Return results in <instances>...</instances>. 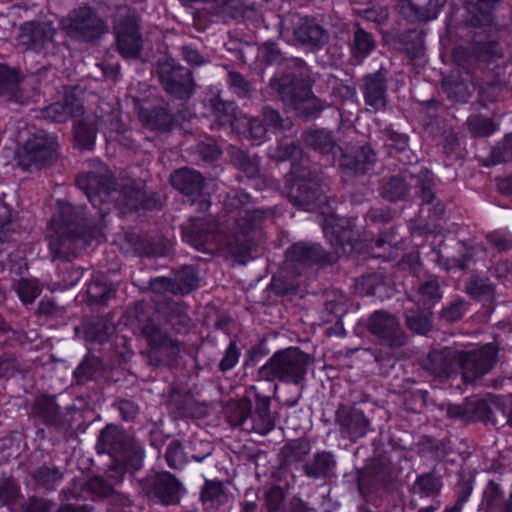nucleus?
Returning <instances> with one entry per match:
<instances>
[{
	"instance_id": "obj_31",
	"label": "nucleus",
	"mask_w": 512,
	"mask_h": 512,
	"mask_svg": "<svg viewBox=\"0 0 512 512\" xmlns=\"http://www.w3.org/2000/svg\"><path fill=\"white\" fill-rule=\"evenodd\" d=\"M294 34L300 42L309 43L318 38L320 27L315 22V19L304 18L300 20Z\"/></svg>"
},
{
	"instance_id": "obj_16",
	"label": "nucleus",
	"mask_w": 512,
	"mask_h": 512,
	"mask_svg": "<svg viewBox=\"0 0 512 512\" xmlns=\"http://www.w3.org/2000/svg\"><path fill=\"white\" fill-rule=\"evenodd\" d=\"M374 48L375 41L372 36L362 28L357 27L354 31L353 43L351 46V59L353 64L362 63Z\"/></svg>"
},
{
	"instance_id": "obj_15",
	"label": "nucleus",
	"mask_w": 512,
	"mask_h": 512,
	"mask_svg": "<svg viewBox=\"0 0 512 512\" xmlns=\"http://www.w3.org/2000/svg\"><path fill=\"white\" fill-rule=\"evenodd\" d=\"M170 180L177 190L188 195L198 193L203 184L201 174L188 168H182L175 171L171 175Z\"/></svg>"
},
{
	"instance_id": "obj_29",
	"label": "nucleus",
	"mask_w": 512,
	"mask_h": 512,
	"mask_svg": "<svg viewBox=\"0 0 512 512\" xmlns=\"http://www.w3.org/2000/svg\"><path fill=\"white\" fill-rule=\"evenodd\" d=\"M483 503L486 512H499L503 503V491L499 484L490 481L483 493Z\"/></svg>"
},
{
	"instance_id": "obj_1",
	"label": "nucleus",
	"mask_w": 512,
	"mask_h": 512,
	"mask_svg": "<svg viewBox=\"0 0 512 512\" xmlns=\"http://www.w3.org/2000/svg\"><path fill=\"white\" fill-rule=\"evenodd\" d=\"M496 348L489 343L473 352L456 353L451 348L434 351L429 355V369L437 377H449L454 365H459L465 382H473L486 374L494 365Z\"/></svg>"
},
{
	"instance_id": "obj_64",
	"label": "nucleus",
	"mask_w": 512,
	"mask_h": 512,
	"mask_svg": "<svg viewBox=\"0 0 512 512\" xmlns=\"http://www.w3.org/2000/svg\"><path fill=\"white\" fill-rule=\"evenodd\" d=\"M434 510H435V508L431 506V507L423 508L419 512H433Z\"/></svg>"
},
{
	"instance_id": "obj_40",
	"label": "nucleus",
	"mask_w": 512,
	"mask_h": 512,
	"mask_svg": "<svg viewBox=\"0 0 512 512\" xmlns=\"http://www.w3.org/2000/svg\"><path fill=\"white\" fill-rule=\"evenodd\" d=\"M166 460L171 468H181L186 463V457L179 443L171 442L166 451Z\"/></svg>"
},
{
	"instance_id": "obj_30",
	"label": "nucleus",
	"mask_w": 512,
	"mask_h": 512,
	"mask_svg": "<svg viewBox=\"0 0 512 512\" xmlns=\"http://www.w3.org/2000/svg\"><path fill=\"white\" fill-rule=\"evenodd\" d=\"M201 499L205 504L216 506L223 504L227 501V495L223 490L220 482H206L205 488L202 491Z\"/></svg>"
},
{
	"instance_id": "obj_54",
	"label": "nucleus",
	"mask_w": 512,
	"mask_h": 512,
	"mask_svg": "<svg viewBox=\"0 0 512 512\" xmlns=\"http://www.w3.org/2000/svg\"><path fill=\"white\" fill-rule=\"evenodd\" d=\"M421 197H422V201L425 202L426 204H431L433 199H434V195H433V192H432V189H431V184L430 182H425L422 187H421Z\"/></svg>"
},
{
	"instance_id": "obj_45",
	"label": "nucleus",
	"mask_w": 512,
	"mask_h": 512,
	"mask_svg": "<svg viewBox=\"0 0 512 512\" xmlns=\"http://www.w3.org/2000/svg\"><path fill=\"white\" fill-rule=\"evenodd\" d=\"M240 357V352L236 346L235 343H230L229 347L227 348L224 357L222 358L220 362V368L223 371L230 370L235 367V365L238 363Z\"/></svg>"
},
{
	"instance_id": "obj_36",
	"label": "nucleus",
	"mask_w": 512,
	"mask_h": 512,
	"mask_svg": "<svg viewBox=\"0 0 512 512\" xmlns=\"http://www.w3.org/2000/svg\"><path fill=\"white\" fill-rule=\"evenodd\" d=\"M408 186L401 178H392L383 186L382 194L390 201L403 199L407 194Z\"/></svg>"
},
{
	"instance_id": "obj_2",
	"label": "nucleus",
	"mask_w": 512,
	"mask_h": 512,
	"mask_svg": "<svg viewBox=\"0 0 512 512\" xmlns=\"http://www.w3.org/2000/svg\"><path fill=\"white\" fill-rule=\"evenodd\" d=\"M308 355L297 348L274 354L262 367V374L271 379L299 383L306 374Z\"/></svg>"
},
{
	"instance_id": "obj_56",
	"label": "nucleus",
	"mask_w": 512,
	"mask_h": 512,
	"mask_svg": "<svg viewBox=\"0 0 512 512\" xmlns=\"http://www.w3.org/2000/svg\"><path fill=\"white\" fill-rule=\"evenodd\" d=\"M334 464L335 461L330 454L322 453V475L330 471Z\"/></svg>"
},
{
	"instance_id": "obj_22",
	"label": "nucleus",
	"mask_w": 512,
	"mask_h": 512,
	"mask_svg": "<svg viewBox=\"0 0 512 512\" xmlns=\"http://www.w3.org/2000/svg\"><path fill=\"white\" fill-rule=\"evenodd\" d=\"M341 422L346 432L353 439L363 437L368 431L369 421L360 411L355 410L351 412Z\"/></svg>"
},
{
	"instance_id": "obj_41",
	"label": "nucleus",
	"mask_w": 512,
	"mask_h": 512,
	"mask_svg": "<svg viewBox=\"0 0 512 512\" xmlns=\"http://www.w3.org/2000/svg\"><path fill=\"white\" fill-rule=\"evenodd\" d=\"M471 130L478 136H489L495 130V124L488 118L473 117L469 120Z\"/></svg>"
},
{
	"instance_id": "obj_7",
	"label": "nucleus",
	"mask_w": 512,
	"mask_h": 512,
	"mask_svg": "<svg viewBox=\"0 0 512 512\" xmlns=\"http://www.w3.org/2000/svg\"><path fill=\"white\" fill-rule=\"evenodd\" d=\"M159 76L167 92L176 97L185 98L192 93L191 79L186 69L165 63L159 68Z\"/></svg>"
},
{
	"instance_id": "obj_11",
	"label": "nucleus",
	"mask_w": 512,
	"mask_h": 512,
	"mask_svg": "<svg viewBox=\"0 0 512 512\" xmlns=\"http://www.w3.org/2000/svg\"><path fill=\"white\" fill-rule=\"evenodd\" d=\"M55 33L50 23H25L20 29L19 43L30 49H39L52 41Z\"/></svg>"
},
{
	"instance_id": "obj_44",
	"label": "nucleus",
	"mask_w": 512,
	"mask_h": 512,
	"mask_svg": "<svg viewBox=\"0 0 512 512\" xmlns=\"http://www.w3.org/2000/svg\"><path fill=\"white\" fill-rule=\"evenodd\" d=\"M467 307L463 301H456L442 310V318L454 322L463 317Z\"/></svg>"
},
{
	"instance_id": "obj_5",
	"label": "nucleus",
	"mask_w": 512,
	"mask_h": 512,
	"mask_svg": "<svg viewBox=\"0 0 512 512\" xmlns=\"http://www.w3.org/2000/svg\"><path fill=\"white\" fill-rule=\"evenodd\" d=\"M56 142L53 136L39 131L31 136L18 155V163L24 169L41 168L55 158Z\"/></svg>"
},
{
	"instance_id": "obj_61",
	"label": "nucleus",
	"mask_w": 512,
	"mask_h": 512,
	"mask_svg": "<svg viewBox=\"0 0 512 512\" xmlns=\"http://www.w3.org/2000/svg\"><path fill=\"white\" fill-rule=\"evenodd\" d=\"M247 421H248V416H244V417H242L241 419L238 420V425L247 428L246 427Z\"/></svg>"
},
{
	"instance_id": "obj_19",
	"label": "nucleus",
	"mask_w": 512,
	"mask_h": 512,
	"mask_svg": "<svg viewBox=\"0 0 512 512\" xmlns=\"http://www.w3.org/2000/svg\"><path fill=\"white\" fill-rule=\"evenodd\" d=\"M443 89L448 98L464 103L471 96L474 86L456 77H448L443 81Z\"/></svg>"
},
{
	"instance_id": "obj_35",
	"label": "nucleus",
	"mask_w": 512,
	"mask_h": 512,
	"mask_svg": "<svg viewBox=\"0 0 512 512\" xmlns=\"http://www.w3.org/2000/svg\"><path fill=\"white\" fill-rule=\"evenodd\" d=\"M16 291L21 301L28 304L40 295L41 288L35 279H22L18 282Z\"/></svg>"
},
{
	"instance_id": "obj_32",
	"label": "nucleus",
	"mask_w": 512,
	"mask_h": 512,
	"mask_svg": "<svg viewBox=\"0 0 512 512\" xmlns=\"http://www.w3.org/2000/svg\"><path fill=\"white\" fill-rule=\"evenodd\" d=\"M420 301L424 305H433L442 298V293L436 279H429L418 288Z\"/></svg>"
},
{
	"instance_id": "obj_63",
	"label": "nucleus",
	"mask_w": 512,
	"mask_h": 512,
	"mask_svg": "<svg viewBox=\"0 0 512 512\" xmlns=\"http://www.w3.org/2000/svg\"><path fill=\"white\" fill-rule=\"evenodd\" d=\"M111 126H112L111 130H115L117 132L120 131V125H119L118 121L111 123Z\"/></svg>"
},
{
	"instance_id": "obj_46",
	"label": "nucleus",
	"mask_w": 512,
	"mask_h": 512,
	"mask_svg": "<svg viewBox=\"0 0 512 512\" xmlns=\"http://www.w3.org/2000/svg\"><path fill=\"white\" fill-rule=\"evenodd\" d=\"M62 478L60 471L50 468H41L35 474V479L47 487H51Z\"/></svg>"
},
{
	"instance_id": "obj_62",
	"label": "nucleus",
	"mask_w": 512,
	"mask_h": 512,
	"mask_svg": "<svg viewBox=\"0 0 512 512\" xmlns=\"http://www.w3.org/2000/svg\"><path fill=\"white\" fill-rule=\"evenodd\" d=\"M211 454L210 451H208L204 456L202 457H198V456H193L194 460L197 461V462H201L203 461L207 456H209Z\"/></svg>"
},
{
	"instance_id": "obj_27",
	"label": "nucleus",
	"mask_w": 512,
	"mask_h": 512,
	"mask_svg": "<svg viewBox=\"0 0 512 512\" xmlns=\"http://www.w3.org/2000/svg\"><path fill=\"white\" fill-rule=\"evenodd\" d=\"M76 143L84 149H91L95 143L96 128L88 124L87 120L79 121L74 127Z\"/></svg>"
},
{
	"instance_id": "obj_38",
	"label": "nucleus",
	"mask_w": 512,
	"mask_h": 512,
	"mask_svg": "<svg viewBox=\"0 0 512 512\" xmlns=\"http://www.w3.org/2000/svg\"><path fill=\"white\" fill-rule=\"evenodd\" d=\"M416 488L423 496H430L440 491L441 483L432 475H423L418 478Z\"/></svg>"
},
{
	"instance_id": "obj_18",
	"label": "nucleus",
	"mask_w": 512,
	"mask_h": 512,
	"mask_svg": "<svg viewBox=\"0 0 512 512\" xmlns=\"http://www.w3.org/2000/svg\"><path fill=\"white\" fill-rule=\"evenodd\" d=\"M355 155H345L341 161V166L353 171L356 174L364 173L375 161V154L370 147H359Z\"/></svg>"
},
{
	"instance_id": "obj_10",
	"label": "nucleus",
	"mask_w": 512,
	"mask_h": 512,
	"mask_svg": "<svg viewBox=\"0 0 512 512\" xmlns=\"http://www.w3.org/2000/svg\"><path fill=\"white\" fill-rule=\"evenodd\" d=\"M368 328L391 345H401L403 342L399 322L390 314L375 312L369 320Z\"/></svg>"
},
{
	"instance_id": "obj_51",
	"label": "nucleus",
	"mask_w": 512,
	"mask_h": 512,
	"mask_svg": "<svg viewBox=\"0 0 512 512\" xmlns=\"http://www.w3.org/2000/svg\"><path fill=\"white\" fill-rule=\"evenodd\" d=\"M263 117L266 128L271 126H281L279 114L275 110L268 107L265 108L263 110Z\"/></svg>"
},
{
	"instance_id": "obj_43",
	"label": "nucleus",
	"mask_w": 512,
	"mask_h": 512,
	"mask_svg": "<svg viewBox=\"0 0 512 512\" xmlns=\"http://www.w3.org/2000/svg\"><path fill=\"white\" fill-rule=\"evenodd\" d=\"M315 254V249L307 244L299 243L294 245L288 253V257L291 260H297L300 262H305L310 259Z\"/></svg>"
},
{
	"instance_id": "obj_58",
	"label": "nucleus",
	"mask_w": 512,
	"mask_h": 512,
	"mask_svg": "<svg viewBox=\"0 0 512 512\" xmlns=\"http://www.w3.org/2000/svg\"><path fill=\"white\" fill-rule=\"evenodd\" d=\"M499 512H512V491L509 494V497L504 501L499 509Z\"/></svg>"
},
{
	"instance_id": "obj_14",
	"label": "nucleus",
	"mask_w": 512,
	"mask_h": 512,
	"mask_svg": "<svg viewBox=\"0 0 512 512\" xmlns=\"http://www.w3.org/2000/svg\"><path fill=\"white\" fill-rule=\"evenodd\" d=\"M346 221L344 219L337 218L334 214H330L324 219L322 228L325 235L330 238V242L334 245H339L343 248V252L346 251V246H351L350 236L351 231L345 226Z\"/></svg>"
},
{
	"instance_id": "obj_57",
	"label": "nucleus",
	"mask_w": 512,
	"mask_h": 512,
	"mask_svg": "<svg viewBox=\"0 0 512 512\" xmlns=\"http://www.w3.org/2000/svg\"><path fill=\"white\" fill-rule=\"evenodd\" d=\"M92 487H96V486H101V489L99 491V494L101 496H106V495H109L110 492H111V487L109 485H106L104 483H102V481L100 479H95L93 482H92Z\"/></svg>"
},
{
	"instance_id": "obj_9",
	"label": "nucleus",
	"mask_w": 512,
	"mask_h": 512,
	"mask_svg": "<svg viewBox=\"0 0 512 512\" xmlns=\"http://www.w3.org/2000/svg\"><path fill=\"white\" fill-rule=\"evenodd\" d=\"M182 492L181 484L170 473L163 472L155 476L148 494L160 503L170 505L179 502Z\"/></svg>"
},
{
	"instance_id": "obj_25",
	"label": "nucleus",
	"mask_w": 512,
	"mask_h": 512,
	"mask_svg": "<svg viewBox=\"0 0 512 512\" xmlns=\"http://www.w3.org/2000/svg\"><path fill=\"white\" fill-rule=\"evenodd\" d=\"M250 418L252 421L251 429L258 434L265 435L274 427V422L269 414V408L266 403L261 404Z\"/></svg>"
},
{
	"instance_id": "obj_55",
	"label": "nucleus",
	"mask_w": 512,
	"mask_h": 512,
	"mask_svg": "<svg viewBox=\"0 0 512 512\" xmlns=\"http://www.w3.org/2000/svg\"><path fill=\"white\" fill-rule=\"evenodd\" d=\"M365 18L369 21L381 22L387 18V12L381 10L379 13H375L373 10H369L365 14Z\"/></svg>"
},
{
	"instance_id": "obj_49",
	"label": "nucleus",
	"mask_w": 512,
	"mask_h": 512,
	"mask_svg": "<svg viewBox=\"0 0 512 512\" xmlns=\"http://www.w3.org/2000/svg\"><path fill=\"white\" fill-rule=\"evenodd\" d=\"M229 82L235 93L239 96H245L249 91V84L238 73L229 74Z\"/></svg>"
},
{
	"instance_id": "obj_4",
	"label": "nucleus",
	"mask_w": 512,
	"mask_h": 512,
	"mask_svg": "<svg viewBox=\"0 0 512 512\" xmlns=\"http://www.w3.org/2000/svg\"><path fill=\"white\" fill-rule=\"evenodd\" d=\"M72 212V206L64 204L50 223L49 247L58 257H67L70 253L73 254L72 246L79 241L71 228L73 225Z\"/></svg>"
},
{
	"instance_id": "obj_42",
	"label": "nucleus",
	"mask_w": 512,
	"mask_h": 512,
	"mask_svg": "<svg viewBox=\"0 0 512 512\" xmlns=\"http://www.w3.org/2000/svg\"><path fill=\"white\" fill-rule=\"evenodd\" d=\"M122 438L121 432L115 427H108L102 432L103 443L110 447L111 453L115 456L120 457L119 450L122 444L117 443V440Z\"/></svg>"
},
{
	"instance_id": "obj_52",
	"label": "nucleus",
	"mask_w": 512,
	"mask_h": 512,
	"mask_svg": "<svg viewBox=\"0 0 512 512\" xmlns=\"http://www.w3.org/2000/svg\"><path fill=\"white\" fill-rule=\"evenodd\" d=\"M184 57L187 60V62L194 64V65H201L204 63L203 57L200 55V53L191 47H185L184 48Z\"/></svg>"
},
{
	"instance_id": "obj_47",
	"label": "nucleus",
	"mask_w": 512,
	"mask_h": 512,
	"mask_svg": "<svg viewBox=\"0 0 512 512\" xmlns=\"http://www.w3.org/2000/svg\"><path fill=\"white\" fill-rule=\"evenodd\" d=\"M283 491L279 487L271 488L266 494V504L270 511H278L282 507Z\"/></svg>"
},
{
	"instance_id": "obj_23",
	"label": "nucleus",
	"mask_w": 512,
	"mask_h": 512,
	"mask_svg": "<svg viewBox=\"0 0 512 512\" xmlns=\"http://www.w3.org/2000/svg\"><path fill=\"white\" fill-rule=\"evenodd\" d=\"M325 310L328 311L326 321L332 322L336 320L338 322L339 317L345 312L346 297L344 294L336 291L325 292Z\"/></svg>"
},
{
	"instance_id": "obj_34",
	"label": "nucleus",
	"mask_w": 512,
	"mask_h": 512,
	"mask_svg": "<svg viewBox=\"0 0 512 512\" xmlns=\"http://www.w3.org/2000/svg\"><path fill=\"white\" fill-rule=\"evenodd\" d=\"M291 101L294 108L303 115H309L312 113L317 105L316 98L312 96L311 88L309 86L303 88L301 94L294 95Z\"/></svg>"
},
{
	"instance_id": "obj_60",
	"label": "nucleus",
	"mask_w": 512,
	"mask_h": 512,
	"mask_svg": "<svg viewBox=\"0 0 512 512\" xmlns=\"http://www.w3.org/2000/svg\"><path fill=\"white\" fill-rule=\"evenodd\" d=\"M505 151L512 157V135L507 136L505 140Z\"/></svg>"
},
{
	"instance_id": "obj_6",
	"label": "nucleus",
	"mask_w": 512,
	"mask_h": 512,
	"mask_svg": "<svg viewBox=\"0 0 512 512\" xmlns=\"http://www.w3.org/2000/svg\"><path fill=\"white\" fill-rule=\"evenodd\" d=\"M62 27L73 38L92 40L106 31L103 21L89 7L82 6L62 20Z\"/></svg>"
},
{
	"instance_id": "obj_13",
	"label": "nucleus",
	"mask_w": 512,
	"mask_h": 512,
	"mask_svg": "<svg viewBox=\"0 0 512 512\" xmlns=\"http://www.w3.org/2000/svg\"><path fill=\"white\" fill-rule=\"evenodd\" d=\"M111 182L112 180L108 175L105 176V180H100L95 173L84 174L77 179L78 187L86 193L94 206L97 205L98 197L109 194Z\"/></svg>"
},
{
	"instance_id": "obj_48",
	"label": "nucleus",
	"mask_w": 512,
	"mask_h": 512,
	"mask_svg": "<svg viewBox=\"0 0 512 512\" xmlns=\"http://www.w3.org/2000/svg\"><path fill=\"white\" fill-rule=\"evenodd\" d=\"M488 240L499 250H507L512 247V238L507 234L495 232L488 235Z\"/></svg>"
},
{
	"instance_id": "obj_39",
	"label": "nucleus",
	"mask_w": 512,
	"mask_h": 512,
	"mask_svg": "<svg viewBox=\"0 0 512 512\" xmlns=\"http://www.w3.org/2000/svg\"><path fill=\"white\" fill-rule=\"evenodd\" d=\"M123 199L121 200V203L123 206L127 207L128 209H138L139 207H143V199H144V192L140 189L135 188H125V190L122 192Z\"/></svg>"
},
{
	"instance_id": "obj_53",
	"label": "nucleus",
	"mask_w": 512,
	"mask_h": 512,
	"mask_svg": "<svg viewBox=\"0 0 512 512\" xmlns=\"http://www.w3.org/2000/svg\"><path fill=\"white\" fill-rule=\"evenodd\" d=\"M296 150V146H291V147H285L282 150H279V151H275V152H271L270 155L272 158L278 160V161H283L289 157H291L293 155V151Z\"/></svg>"
},
{
	"instance_id": "obj_3",
	"label": "nucleus",
	"mask_w": 512,
	"mask_h": 512,
	"mask_svg": "<svg viewBox=\"0 0 512 512\" xmlns=\"http://www.w3.org/2000/svg\"><path fill=\"white\" fill-rule=\"evenodd\" d=\"M213 116L219 125H230L233 129L239 130L247 138L260 143L264 138L267 128L256 118L246 116L236 117V109L233 103L224 102L219 97L210 100Z\"/></svg>"
},
{
	"instance_id": "obj_24",
	"label": "nucleus",
	"mask_w": 512,
	"mask_h": 512,
	"mask_svg": "<svg viewBox=\"0 0 512 512\" xmlns=\"http://www.w3.org/2000/svg\"><path fill=\"white\" fill-rule=\"evenodd\" d=\"M237 216H239L240 219L236 218V216L230 217V219L235 221V226L231 228L230 233L233 237H235L237 242H241V238L254 228L252 219H255L257 216H259V213L253 212L251 214L247 210H240Z\"/></svg>"
},
{
	"instance_id": "obj_26",
	"label": "nucleus",
	"mask_w": 512,
	"mask_h": 512,
	"mask_svg": "<svg viewBox=\"0 0 512 512\" xmlns=\"http://www.w3.org/2000/svg\"><path fill=\"white\" fill-rule=\"evenodd\" d=\"M466 10L472 14L470 22L474 26L487 25L492 20L490 2H466Z\"/></svg>"
},
{
	"instance_id": "obj_37",
	"label": "nucleus",
	"mask_w": 512,
	"mask_h": 512,
	"mask_svg": "<svg viewBox=\"0 0 512 512\" xmlns=\"http://www.w3.org/2000/svg\"><path fill=\"white\" fill-rule=\"evenodd\" d=\"M408 327L419 334H426L431 327L430 315L428 313H410L406 316Z\"/></svg>"
},
{
	"instance_id": "obj_59",
	"label": "nucleus",
	"mask_w": 512,
	"mask_h": 512,
	"mask_svg": "<svg viewBox=\"0 0 512 512\" xmlns=\"http://www.w3.org/2000/svg\"><path fill=\"white\" fill-rule=\"evenodd\" d=\"M476 285H477V281L472 282V283L468 286V291H469L471 294H473V295H479V294H481V293H484V292H485V289H486V286H485V285L481 286V288H480V290H481V291H479V292H478V291H477V289H476Z\"/></svg>"
},
{
	"instance_id": "obj_12",
	"label": "nucleus",
	"mask_w": 512,
	"mask_h": 512,
	"mask_svg": "<svg viewBox=\"0 0 512 512\" xmlns=\"http://www.w3.org/2000/svg\"><path fill=\"white\" fill-rule=\"evenodd\" d=\"M386 79L381 73L367 77L364 99L365 103L374 111L386 106Z\"/></svg>"
},
{
	"instance_id": "obj_8",
	"label": "nucleus",
	"mask_w": 512,
	"mask_h": 512,
	"mask_svg": "<svg viewBox=\"0 0 512 512\" xmlns=\"http://www.w3.org/2000/svg\"><path fill=\"white\" fill-rule=\"evenodd\" d=\"M117 43L120 53L125 58L137 57L141 40L138 34V24L135 17H129L116 25Z\"/></svg>"
},
{
	"instance_id": "obj_20",
	"label": "nucleus",
	"mask_w": 512,
	"mask_h": 512,
	"mask_svg": "<svg viewBox=\"0 0 512 512\" xmlns=\"http://www.w3.org/2000/svg\"><path fill=\"white\" fill-rule=\"evenodd\" d=\"M402 11L411 21H428L437 18L439 8L436 2H424V7L416 2H405Z\"/></svg>"
},
{
	"instance_id": "obj_21",
	"label": "nucleus",
	"mask_w": 512,
	"mask_h": 512,
	"mask_svg": "<svg viewBox=\"0 0 512 512\" xmlns=\"http://www.w3.org/2000/svg\"><path fill=\"white\" fill-rule=\"evenodd\" d=\"M19 76L15 70L0 64V94L8 100L19 101L18 97Z\"/></svg>"
},
{
	"instance_id": "obj_33",
	"label": "nucleus",
	"mask_w": 512,
	"mask_h": 512,
	"mask_svg": "<svg viewBox=\"0 0 512 512\" xmlns=\"http://www.w3.org/2000/svg\"><path fill=\"white\" fill-rule=\"evenodd\" d=\"M487 405L485 401L481 399H471L465 408L456 405H449L447 409V414L450 417H465L467 414L475 413L477 415H482L486 413Z\"/></svg>"
},
{
	"instance_id": "obj_50",
	"label": "nucleus",
	"mask_w": 512,
	"mask_h": 512,
	"mask_svg": "<svg viewBox=\"0 0 512 512\" xmlns=\"http://www.w3.org/2000/svg\"><path fill=\"white\" fill-rule=\"evenodd\" d=\"M12 214L11 209L5 203L0 202V233L6 231V226L11 222ZM4 238L0 235V240Z\"/></svg>"
},
{
	"instance_id": "obj_28",
	"label": "nucleus",
	"mask_w": 512,
	"mask_h": 512,
	"mask_svg": "<svg viewBox=\"0 0 512 512\" xmlns=\"http://www.w3.org/2000/svg\"><path fill=\"white\" fill-rule=\"evenodd\" d=\"M138 115L143 124L153 130L165 129L169 122V117L163 109L148 113L146 109L139 107Z\"/></svg>"
},
{
	"instance_id": "obj_17",
	"label": "nucleus",
	"mask_w": 512,
	"mask_h": 512,
	"mask_svg": "<svg viewBox=\"0 0 512 512\" xmlns=\"http://www.w3.org/2000/svg\"><path fill=\"white\" fill-rule=\"evenodd\" d=\"M80 110V103L72 98L71 100L67 99L64 103L55 102L51 104L43 110L42 115L45 119L53 122H64Z\"/></svg>"
}]
</instances>
